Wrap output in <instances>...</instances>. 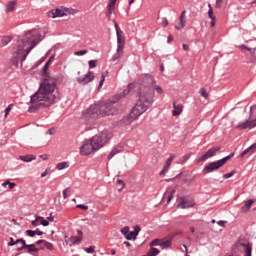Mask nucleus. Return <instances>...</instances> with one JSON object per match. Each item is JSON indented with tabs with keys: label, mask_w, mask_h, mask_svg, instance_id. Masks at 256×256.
Wrapping results in <instances>:
<instances>
[{
	"label": "nucleus",
	"mask_w": 256,
	"mask_h": 256,
	"mask_svg": "<svg viewBox=\"0 0 256 256\" xmlns=\"http://www.w3.org/2000/svg\"><path fill=\"white\" fill-rule=\"evenodd\" d=\"M153 105V98L152 97H140L134 107L131 109L130 113L128 115H125L120 120V125H131L133 121H137L139 119L140 115H143Z\"/></svg>",
	"instance_id": "1"
},
{
	"label": "nucleus",
	"mask_w": 256,
	"mask_h": 256,
	"mask_svg": "<svg viewBox=\"0 0 256 256\" xmlns=\"http://www.w3.org/2000/svg\"><path fill=\"white\" fill-rule=\"evenodd\" d=\"M115 109L113 104L101 103L90 106L86 111L83 112L82 117L89 121V119H100V117H105L107 115H115Z\"/></svg>",
	"instance_id": "2"
},
{
	"label": "nucleus",
	"mask_w": 256,
	"mask_h": 256,
	"mask_svg": "<svg viewBox=\"0 0 256 256\" xmlns=\"http://www.w3.org/2000/svg\"><path fill=\"white\" fill-rule=\"evenodd\" d=\"M26 37L27 39L18 40L24 42V53L22 54L21 63L27 59V55H29L41 41V34L33 33L32 31H28Z\"/></svg>",
	"instance_id": "3"
},
{
	"label": "nucleus",
	"mask_w": 256,
	"mask_h": 256,
	"mask_svg": "<svg viewBox=\"0 0 256 256\" xmlns=\"http://www.w3.org/2000/svg\"><path fill=\"white\" fill-rule=\"evenodd\" d=\"M55 103L54 97H31L30 104L28 111L30 113H34L37 109H41L43 107H51Z\"/></svg>",
	"instance_id": "4"
},
{
	"label": "nucleus",
	"mask_w": 256,
	"mask_h": 256,
	"mask_svg": "<svg viewBox=\"0 0 256 256\" xmlns=\"http://www.w3.org/2000/svg\"><path fill=\"white\" fill-rule=\"evenodd\" d=\"M57 87V84L55 82H49V81H44L41 85L40 88L37 92L31 95V97H37V95H43V97L47 95H52L55 92V89Z\"/></svg>",
	"instance_id": "5"
},
{
	"label": "nucleus",
	"mask_w": 256,
	"mask_h": 256,
	"mask_svg": "<svg viewBox=\"0 0 256 256\" xmlns=\"http://www.w3.org/2000/svg\"><path fill=\"white\" fill-rule=\"evenodd\" d=\"M232 157H235V153H231L230 155L216 162H211L203 169V173H211L213 171H217V169H219L220 167H223V165H225V163H227L229 159H232Z\"/></svg>",
	"instance_id": "6"
},
{
	"label": "nucleus",
	"mask_w": 256,
	"mask_h": 256,
	"mask_svg": "<svg viewBox=\"0 0 256 256\" xmlns=\"http://www.w3.org/2000/svg\"><path fill=\"white\" fill-rule=\"evenodd\" d=\"M23 53H25V42L17 41V47L11 58V63L14 67H19V60L23 59Z\"/></svg>",
	"instance_id": "7"
},
{
	"label": "nucleus",
	"mask_w": 256,
	"mask_h": 256,
	"mask_svg": "<svg viewBox=\"0 0 256 256\" xmlns=\"http://www.w3.org/2000/svg\"><path fill=\"white\" fill-rule=\"evenodd\" d=\"M256 127V104L250 107V120L238 125V129H253Z\"/></svg>",
	"instance_id": "8"
},
{
	"label": "nucleus",
	"mask_w": 256,
	"mask_h": 256,
	"mask_svg": "<svg viewBox=\"0 0 256 256\" xmlns=\"http://www.w3.org/2000/svg\"><path fill=\"white\" fill-rule=\"evenodd\" d=\"M115 31H116V37H117V50L118 52L121 51L123 53V49H125V34L119 28V24H117V21L113 20Z\"/></svg>",
	"instance_id": "9"
},
{
	"label": "nucleus",
	"mask_w": 256,
	"mask_h": 256,
	"mask_svg": "<svg viewBox=\"0 0 256 256\" xmlns=\"http://www.w3.org/2000/svg\"><path fill=\"white\" fill-rule=\"evenodd\" d=\"M93 151H95V148L90 139L84 141L79 150L80 155H82L84 157L87 155H91Z\"/></svg>",
	"instance_id": "10"
},
{
	"label": "nucleus",
	"mask_w": 256,
	"mask_h": 256,
	"mask_svg": "<svg viewBox=\"0 0 256 256\" xmlns=\"http://www.w3.org/2000/svg\"><path fill=\"white\" fill-rule=\"evenodd\" d=\"M151 247H161V249H168L171 247V238L155 239L150 243Z\"/></svg>",
	"instance_id": "11"
},
{
	"label": "nucleus",
	"mask_w": 256,
	"mask_h": 256,
	"mask_svg": "<svg viewBox=\"0 0 256 256\" xmlns=\"http://www.w3.org/2000/svg\"><path fill=\"white\" fill-rule=\"evenodd\" d=\"M140 81L143 85H146L149 89H151V87H153L156 83L155 77H153V75L151 74H142L140 76Z\"/></svg>",
	"instance_id": "12"
},
{
	"label": "nucleus",
	"mask_w": 256,
	"mask_h": 256,
	"mask_svg": "<svg viewBox=\"0 0 256 256\" xmlns=\"http://www.w3.org/2000/svg\"><path fill=\"white\" fill-rule=\"evenodd\" d=\"M78 236H72L68 240H66V244L72 247V245H79L81 241H83V231H77Z\"/></svg>",
	"instance_id": "13"
},
{
	"label": "nucleus",
	"mask_w": 256,
	"mask_h": 256,
	"mask_svg": "<svg viewBox=\"0 0 256 256\" xmlns=\"http://www.w3.org/2000/svg\"><path fill=\"white\" fill-rule=\"evenodd\" d=\"M90 142L92 143L95 151H99V149H101L105 145V140H102L101 137H99L98 135L93 136L90 139Z\"/></svg>",
	"instance_id": "14"
},
{
	"label": "nucleus",
	"mask_w": 256,
	"mask_h": 256,
	"mask_svg": "<svg viewBox=\"0 0 256 256\" xmlns=\"http://www.w3.org/2000/svg\"><path fill=\"white\" fill-rule=\"evenodd\" d=\"M94 79L95 75H93V72L89 71L86 75L78 77L77 81L80 85H87V83H91Z\"/></svg>",
	"instance_id": "15"
},
{
	"label": "nucleus",
	"mask_w": 256,
	"mask_h": 256,
	"mask_svg": "<svg viewBox=\"0 0 256 256\" xmlns=\"http://www.w3.org/2000/svg\"><path fill=\"white\" fill-rule=\"evenodd\" d=\"M181 113H183V104H181L179 101H174L172 110L173 117H179Z\"/></svg>",
	"instance_id": "16"
},
{
	"label": "nucleus",
	"mask_w": 256,
	"mask_h": 256,
	"mask_svg": "<svg viewBox=\"0 0 256 256\" xmlns=\"http://www.w3.org/2000/svg\"><path fill=\"white\" fill-rule=\"evenodd\" d=\"M218 151H221L220 147L209 149L204 155H202L199 158V161H207V159H209V157L215 156V153H217Z\"/></svg>",
	"instance_id": "17"
},
{
	"label": "nucleus",
	"mask_w": 256,
	"mask_h": 256,
	"mask_svg": "<svg viewBox=\"0 0 256 256\" xmlns=\"http://www.w3.org/2000/svg\"><path fill=\"white\" fill-rule=\"evenodd\" d=\"M98 137H100V139L104 141V144L106 145V143H109V141L113 139V133H111V131L104 130L98 134Z\"/></svg>",
	"instance_id": "18"
},
{
	"label": "nucleus",
	"mask_w": 256,
	"mask_h": 256,
	"mask_svg": "<svg viewBox=\"0 0 256 256\" xmlns=\"http://www.w3.org/2000/svg\"><path fill=\"white\" fill-rule=\"evenodd\" d=\"M26 249L28 253H38L39 249L35 247V244L27 245L25 242V246L21 245V247H17L16 251H23Z\"/></svg>",
	"instance_id": "19"
},
{
	"label": "nucleus",
	"mask_w": 256,
	"mask_h": 256,
	"mask_svg": "<svg viewBox=\"0 0 256 256\" xmlns=\"http://www.w3.org/2000/svg\"><path fill=\"white\" fill-rule=\"evenodd\" d=\"M65 15H67L65 11L59 8L53 9L48 12V17H51L52 19H55L57 17H65Z\"/></svg>",
	"instance_id": "20"
},
{
	"label": "nucleus",
	"mask_w": 256,
	"mask_h": 256,
	"mask_svg": "<svg viewBox=\"0 0 256 256\" xmlns=\"http://www.w3.org/2000/svg\"><path fill=\"white\" fill-rule=\"evenodd\" d=\"M193 202L187 200L185 197L180 198V202L178 204L179 209H189V207H193Z\"/></svg>",
	"instance_id": "21"
},
{
	"label": "nucleus",
	"mask_w": 256,
	"mask_h": 256,
	"mask_svg": "<svg viewBox=\"0 0 256 256\" xmlns=\"http://www.w3.org/2000/svg\"><path fill=\"white\" fill-rule=\"evenodd\" d=\"M173 159H175V154H171L170 157L166 160V163H165L162 171L160 172V175H165V173H167V171H169V169L171 167V163H173Z\"/></svg>",
	"instance_id": "22"
},
{
	"label": "nucleus",
	"mask_w": 256,
	"mask_h": 256,
	"mask_svg": "<svg viewBox=\"0 0 256 256\" xmlns=\"http://www.w3.org/2000/svg\"><path fill=\"white\" fill-rule=\"evenodd\" d=\"M139 231H141V227L135 226L134 231H129L128 235L126 236V239L128 241H131V239H135L137 235H139Z\"/></svg>",
	"instance_id": "23"
},
{
	"label": "nucleus",
	"mask_w": 256,
	"mask_h": 256,
	"mask_svg": "<svg viewBox=\"0 0 256 256\" xmlns=\"http://www.w3.org/2000/svg\"><path fill=\"white\" fill-rule=\"evenodd\" d=\"M19 243L22 245V247H25V240L20 238V239H13V237L10 238V242H8V247H13L15 245H19Z\"/></svg>",
	"instance_id": "24"
},
{
	"label": "nucleus",
	"mask_w": 256,
	"mask_h": 256,
	"mask_svg": "<svg viewBox=\"0 0 256 256\" xmlns=\"http://www.w3.org/2000/svg\"><path fill=\"white\" fill-rule=\"evenodd\" d=\"M16 6H17V0L9 1L6 4V13H13V11H15Z\"/></svg>",
	"instance_id": "25"
},
{
	"label": "nucleus",
	"mask_w": 256,
	"mask_h": 256,
	"mask_svg": "<svg viewBox=\"0 0 256 256\" xmlns=\"http://www.w3.org/2000/svg\"><path fill=\"white\" fill-rule=\"evenodd\" d=\"M135 91V82L129 83L127 88L123 91L124 97H127L131 92Z\"/></svg>",
	"instance_id": "26"
},
{
	"label": "nucleus",
	"mask_w": 256,
	"mask_h": 256,
	"mask_svg": "<svg viewBox=\"0 0 256 256\" xmlns=\"http://www.w3.org/2000/svg\"><path fill=\"white\" fill-rule=\"evenodd\" d=\"M253 203H255V201L251 199L244 202V206L241 208L242 213H247V211L251 209V206L253 205Z\"/></svg>",
	"instance_id": "27"
},
{
	"label": "nucleus",
	"mask_w": 256,
	"mask_h": 256,
	"mask_svg": "<svg viewBox=\"0 0 256 256\" xmlns=\"http://www.w3.org/2000/svg\"><path fill=\"white\" fill-rule=\"evenodd\" d=\"M19 159H21V161H24V163H31V161H35V159L37 158L34 155L27 154L25 156H19Z\"/></svg>",
	"instance_id": "28"
},
{
	"label": "nucleus",
	"mask_w": 256,
	"mask_h": 256,
	"mask_svg": "<svg viewBox=\"0 0 256 256\" xmlns=\"http://www.w3.org/2000/svg\"><path fill=\"white\" fill-rule=\"evenodd\" d=\"M256 151V143L252 144L250 147H248L246 150H244L241 154L240 157H245L247 153H255Z\"/></svg>",
	"instance_id": "29"
},
{
	"label": "nucleus",
	"mask_w": 256,
	"mask_h": 256,
	"mask_svg": "<svg viewBox=\"0 0 256 256\" xmlns=\"http://www.w3.org/2000/svg\"><path fill=\"white\" fill-rule=\"evenodd\" d=\"M41 243L44 244V247H46V249H48L49 251H53L54 247H53V244L51 242H47L45 240H38L36 242V245H41Z\"/></svg>",
	"instance_id": "30"
},
{
	"label": "nucleus",
	"mask_w": 256,
	"mask_h": 256,
	"mask_svg": "<svg viewBox=\"0 0 256 256\" xmlns=\"http://www.w3.org/2000/svg\"><path fill=\"white\" fill-rule=\"evenodd\" d=\"M174 195L175 189H172L164 194V199H167V203H171V199H173Z\"/></svg>",
	"instance_id": "31"
},
{
	"label": "nucleus",
	"mask_w": 256,
	"mask_h": 256,
	"mask_svg": "<svg viewBox=\"0 0 256 256\" xmlns=\"http://www.w3.org/2000/svg\"><path fill=\"white\" fill-rule=\"evenodd\" d=\"M13 40L11 36H4L0 41V47H7V44Z\"/></svg>",
	"instance_id": "32"
},
{
	"label": "nucleus",
	"mask_w": 256,
	"mask_h": 256,
	"mask_svg": "<svg viewBox=\"0 0 256 256\" xmlns=\"http://www.w3.org/2000/svg\"><path fill=\"white\" fill-rule=\"evenodd\" d=\"M113 11H115V6L111 4L107 5L106 17L108 20H111V15H113Z\"/></svg>",
	"instance_id": "33"
},
{
	"label": "nucleus",
	"mask_w": 256,
	"mask_h": 256,
	"mask_svg": "<svg viewBox=\"0 0 256 256\" xmlns=\"http://www.w3.org/2000/svg\"><path fill=\"white\" fill-rule=\"evenodd\" d=\"M179 24L175 26V29L177 31L181 30V29H185V23H187V21L185 20V18H179Z\"/></svg>",
	"instance_id": "34"
},
{
	"label": "nucleus",
	"mask_w": 256,
	"mask_h": 256,
	"mask_svg": "<svg viewBox=\"0 0 256 256\" xmlns=\"http://www.w3.org/2000/svg\"><path fill=\"white\" fill-rule=\"evenodd\" d=\"M118 153H121V149L114 148L108 155V159H113V157H115V155H118Z\"/></svg>",
	"instance_id": "35"
},
{
	"label": "nucleus",
	"mask_w": 256,
	"mask_h": 256,
	"mask_svg": "<svg viewBox=\"0 0 256 256\" xmlns=\"http://www.w3.org/2000/svg\"><path fill=\"white\" fill-rule=\"evenodd\" d=\"M67 167H69V164H67V162H61L56 165L58 171H62V169H67Z\"/></svg>",
	"instance_id": "36"
},
{
	"label": "nucleus",
	"mask_w": 256,
	"mask_h": 256,
	"mask_svg": "<svg viewBox=\"0 0 256 256\" xmlns=\"http://www.w3.org/2000/svg\"><path fill=\"white\" fill-rule=\"evenodd\" d=\"M208 7V17L211 19V21H215V15H213V7H211V4H208Z\"/></svg>",
	"instance_id": "37"
},
{
	"label": "nucleus",
	"mask_w": 256,
	"mask_h": 256,
	"mask_svg": "<svg viewBox=\"0 0 256 256\" xmlns=\"http://www.w3.org/2000/svg\"><path fill=\"white\" fill-rule=\"evenodd\" d=\"M160 253L159 249L151 248L148 252V256H157Z\"/></svg>",
	"instance_id": "38"
},
{
	"label": "nucleus",
	"mask_w": 256,
	"mask_h": 256,
	"mask_svg": "<svg viewBox=\"0 0 256 256\" xmlns=\"http://www.w3.org/2000/svg\"><path fill=\"white\" fill-rule=\"evenodd\" d=\"M37 221H40L41 225H43V227H48L49 225V221L44 220L43 217L41 216H37Z\"/></svg>",
	"instance_id": "39"
},
{
	"label": "nucleus",
	"mask_w": 256,
	"mask_h": 256,
	"mask_svg": "<svg viewBox=\"0 0 256 256\" xmlns=\"http://www.w3.org/2000/svg\"><path fill=\"white\" fill-rule=\"evenodd\" d=\"M121 55H123V53H121V51L119 50H116V53L112 57V61H117V59H121Z\"/></svg>",
	"instance_id": "40"
},
{
	"label": "nucleus",
	"mask_w": 256,
	"mask_h": 256,
	"mask_svg": "<svg viewBox=\"0 0 256 256\" xmlns=\"http://www.w3.org/2000/svg\"><path fill=\"white\" fill-rule=\"evenodd\" d=\"M89 65V69H95V67H97V60H90L88 62Z\"/></svg>",
	"instance_id": "41"
},
{
	"label": "nucleus",
	"mask_w": 256,
	"mask_h": 256,
	"mask_svg": "<svg viewBox=\"0 0 256 256\" xmlns=\"http://www.w3.org/2000/svg\"><path fill=\"white\" fill-rule=\"evenodd\" d=\"M11 109H13V104L8 105V107L5 109V119L9 116V113L11 112Z\"/></svg>",
	"instance_id": "42"
},
{
	"label": "nucleus",
	"mask_w": 256,
	"mask_h": 256,
	"mask_svg": "<svg viewBox=\"0 0 256 256\" xmlns=\"http://www.w3.org/2000/svg\"><path fill=\"white\" fill-rule=\"evenodd\" d=\"M151 87H154V89L158 93V95H163V89L161 88V86H157V85L154 84Z\"/></svg>",
	"instance_id": "43"
},
{
	"label": "nucleus",
	"mask_w": 256,
	"mask_h": 256,
	"mask_svg": "<svg viewBox=\"0 0 256 256\" xmlns=\"http://www.w3.org/2000/svg\"><path fill=\"white\" fill-rule=\"evenodd\" d=\"M69 193H71V188H66L63 190V199H67L69 197Z\"/></svg>",
	"instance_id": "44"
},
{
	"label": "nucleus",
	"mask_w": 256,
	"mask_h": 256,
	"mask_svg": "<svg viewBox=\"0 0 256 256\" xmlns=\"http://www.w3.org/2000/svg\"><path fill=\"white\" fill-rule=\"evenodd\" d=\"M121 234L127 238V235H129V227L126 226V227L122 228Z\"/></svg>",
	"instance_id": "45"
},
{
	"label": "nucleus",
	"mask_w": 256,
	"mask_h": 256,
	"mask_svg": "<svg viewBox=\"0 0 256 256\" xmlns=\"http://www.w3.org/2000/svg\"><path fill=\"white\" fill-rule=\"evenodd\" d=\"M235 175V171H231L230 173L224 174L223 179H231Z\"/></svg>",
	"instance_id": "46"
},
{
	"label": "nucleus",
	"mask_w": 256,
	"mask_h": 256,
	"mask_svg": "<svg viewBox=\"0 0 256 256\" xmlns=\"http://www.w3.org/2000/svg\"><path fill=\"white\" fill-rule=\"evenodd\" d=\"M75 55H77L78 57H81V55H87V50H79L75 52Z\"/></svg>",
	"instance_id": "47"
},
{
	"label": "nucleus",
	"mask_w": 256,
	"mask_h": 256,
	"mask_svg": "<svg viewBox=\"0 0 256 256\" xmlns=\"http://www.w3.org/2000/svg\"><path fill=\"white\" fill-rule=\"evenodd\" d=\"M26 233L29 237H35V235H37V232H35V230H27Z\"/></svg>",
	"instance_id": "48"
},
{
	"label": "nucleus",
	"mask_w": 256,
	"mask_h": 256,
	"mask_svg": "<svg viewBox=\"0 0 256 256\" xmlns=\"http://www.w3.org/2000/svg\"><path fill=\"white\" fill-rule=\"evenodd\" d=\"M77 209H82L83 211H87L89 209V206L83 205V204H78Z\"/></svg>",
	"instance_id": "49"
},
{
	"label": "nucleus",
	"mask_w": 256,
	"mask_h": 256,
	"mask_svg": "<svg viewBox=\"0 0 256 256\" xmlns=\"http://www.w3.org/2000/svg\"><path fill=\"white\" fill-rule=\"evenodd\" d=\"M199 93L202 97H207V90L205 88H201Z\"/></svg>",
	"instance_id": "50"
},
{
	"label": "nucleus",
	"mask_w": 256,
	"mask_h": 256,
	"mask_svg": "<svg viewBox=\"0 0 256 256\" xmlns=\"http://www.w3.org/2000/svg\"><path fill=\"white\" fill-rule=\"evenodd\" d=\"M161 25H162V27H167V25H169V21L167 20V18H165V17L162 18Z\"/></svg>",
	"instance_id": "51"
},
{
	"label": "nucleus",
	"mask_w": 256,
	"mask_h": 256,
	"mask_svg": "<svg viewBox=\"0 0 256 256\" xmlns=\"http://www.w3.org/2000/svg\"><path fill=\"white\" fill-rule=\"evenodd\" d=\"M85 251H86V253H95V247L90 246L89 248H86Z\"/></svg>",
	"instance_id": "52"
},
{
	"label": "nucleus",
	"mask_w": 256,
	"mask_h": 256,
	"mask_svg": "<svg viewBox=\"0 0 256 256\" xmlns=\"http://www.w3.org/2000/svg\"><path fill=\"white\" fill-rule=\"evenodd\" d=\"M16 186H17V184H15L14 182H10L8 180V187H9V189H15Z\"/></svg>",
	"instance_id": "53"
},
{
	"label": "nucleus",
	"mask_w": 256,
	"mask_h": 256,
	"mask_svg": "<svg viewBox=\"0 0 256 256\" xmlns=\"http://www.w3.org/2000/svg\"><path fill=\"white\" fill-rule=\"evenodd\" d=\"M35 217H36V219L32 221L33 227H37V225H39V221H40V220H37L38 216H35Z\"/></svg>",
	"instance_id": "54"
},
{
	"label": "nucleus",
	"mask_w": 256,
	"mask_h": 256,
	"mask_svg": "<svg viewBox=\"0 0 256 256\" xmlns=\"http://www.w3.org/2000/svg\"><path fill=\"white\" fill-rule=\"evenodd\" d=\"M40 159H42L43 161H47V159H49V155L47 154L40 155Z\"/></svg>",
	"instance_id": "55"
},
{
	"label": "nucleus",
	"mask_w": 256,
	"mask_h": 256,
	"mask_svg": "<svg viewBox=\"0 0 256 256\" xmlns=\"http://www.w3.org/2000/svg\"><path fill=\"white\" fill-rule=\"evenodd\" d=\"M225 223H227L226 221H223V220H220L217 222V224L220 226V227H225Z\"/></svg>",
	"instance_id": "56"
},
{
	"label": "nucleus",
	"mask_w": 256,
	"mask_h": 256,
	"mask_svg": "<svg viewBox=\"0 0 256 256\" xmlns=\"http://www.w3.org/2000/svg\"><path fill=\"white\" fill-rule=\"evenodd\" d=\"M103 83H105V76H101V80L99 82V87H102Z\"/></svg>",
	"instance_id": "57"
},
{
	"label": "nucleus",
	"mask_w": 256,
	"mask_h": 256,
	"mask_svg": "<svg viewBox=\"0 0 256 256\" xmlns=\"http://www.w3.org/2000/svg\"><path fill=\"white\" fill-rule=\"evenodd\" d=\"M49 135H55V128H50L48 130Z\"/></svg>",
	"instance_id": "58"
},
{
	"label": "nucleus",
	"mask_w": 256,
	"mask_h": 256,
	"mask_svg": "<svg viewBox=\"0 0 256 256\" xmlns=\"http://www.w3.org/2000/svg\"><path fill=\"white\" fill-rule=\"evenodd\" d=\"M187 11L183 10L180 14V18L181 19H185V15H186Z\"/></svg>",
	"instance_id": "59"
},
{
	"label": "nucleus",
	"mask_w": 256,
	"mask_h": 256,
	"mask_svg": "<svg viewBox=\"0 0 256 256\" xmlns=\"http://www.w3.org/2000/svg\"><path fill=\"white\" fill-rule=\"evenodd\" d=\"M47 69H49L48 66H45V65H44V66L42 67V69H41L42 73H44V74L47 73Z\"/></svg>",
	"instance_id": "60"
},
{
	"label": "nucleus",
	"mask_w": 256,
	"mask_h": 256,
	"mask_svg": "<svg viewBox=\"0 0 256 256\" xmlns=\"http://www.w3.org/2000/svg\"><path fill=\"white\" fill-rule=\"evenodd\" d=\"M115 3H117V0H110L108 5H112L113 7H115Z\"/></svg>",
	"instance_id": "61"
},
{
	"label": "nucleus",
	"mask_w": 256,
	"mask_h": 256,
	"mask_svg": "<svg viewBox=\"0 0 256 256\" xmlns=\"http://www.w3.org/2000/svg\"><path fill=\"white\" fill-rule=\"evenodd\" d=\"M182 47L184 51H189V45L183 44Z\"/></svg>",
	"instance_id": "62"
},
{
	"label": "nucleus",
	"mask_w": 256,
	"mask_h": 256,
	"mask_svg": "<svg viewBox=\"0 0 256 256\" xmlns=\"http://www.w3.org/2000/svg\"><path fill=\"white\" fill-rule=\"evenodd\" d=\"M34 232L36 233V235H43V231L39 229L34 230Z\"/></svg>",
	"instance_id": "63"
},
{
	"label": "nucleus",
	"mask_w": 256,
	"mask_h": 256,
	"mask_svg": "<svg viewBox=\"0 0 256 256\" xmlns=\"http://www.w3.org/2000/svg\"><path fill=\"white\" fill-rule=\"evenodd\" d=\"M171 41H173V36L169 35L167 38V43H171Z\"/></svg>",
	"instance_id": "64"
}]
</instances>
